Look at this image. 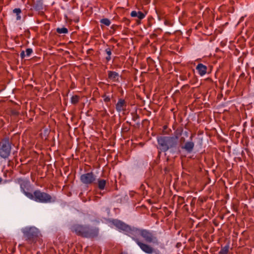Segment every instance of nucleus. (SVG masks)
I'll return each mask as SVG.
<instances>
[{"instance_id": "nucleus-2", "label": "nucleus", "mask_w": 254, "mask_h": 254, "mask_svg": "<svg viewBox=\"0 0 254 254\" xmlns=\"http://www.w3.org/2000/svg\"><path fill=\"white\" fill-rule=\"evenodd\" d=\"M178 140L177 136H161L157 138L159 148L163 152L176 147L178 144Z\"/></svg>"}, {"instance_id": "nucleus-5", "label": "nucleus", "mask_w": 254, "mask_h": 254, "mask_svg": "<svg viewBox=\"0 0 254 254\" xmlns=\"http://www.w3.org/2000/svg\"><path fill=\"white\" fill-rule=\"evenodd\" d=\"M135 230L146 242L156 245L159 244L157 238L151 231L146 229H135Z\"/></svg>"}, {"instance_id": "nucleus-14", "label": "nucleus", "mask_w": 254, "mask_h": 254, "mask_svg": "<svg viewBox=\"0 0 254 254\" xmlns=\"http://www.w3.org/2000/svg\"><path fill=\"white\" fill-rule=\"evenodd\" d=\"M108 78L113 81H115L116 80H118V78L119 77V73L115 72V71H108Z\"/></svg>"}, {"instance_id": "nucleus-1", "label": "nucleus", "mask_w": 254, "mask_h": 254, "mask_svg": "<svg viewBox=\"0 0 254 254\" xmlns=\"http://www.w3.org/2000/svg\"><path fill=\"white\" fill-rule=\"evenodd\" d=\"M72 231L81 237L93 239L98 237L99 229L97 227H90L89 225L77 224L72 227Z\"/></svg>"}, {"instance_id": "nucleus-27", "label": "nucleus", "mask_w": 254, "mask_h": 254, "mask_svg": "<svg viewBox=\"0 0 254 254\" xmlns=\"http://www.w3.org/2000/svg\"><path fill=\"white\" fill-rule=\"evenodd\" d=\"M20 57L22 59H23L25 57V52L24 51H22L20 53Z\"/></svg>"}, {"instance_id": "nucleus-20", "label": "nucleus", "mask_w": 254, "mask_h": 254, "mask_svg": "<svg viewBox=\"0 0 254 254\" xmlns=\"http://www.w3.org/2000/svg\"><path fill=\"white\" fill-rule=\"evenodd\" d=\"M79 101V96L77 95L73 96L71 98V102L72 104H75Z\"/></svg>"}, {"instance_id": "nucleus-32", "label": "nucleus", "mask_w": 254, "mask_h": 254, "mask_svg": "<svg viewBox=\"0 0 254 254\" xmlns=\"http://www.w3.org/2000/svg\"><path fill=\"white\" fill-rule=\"evenodd\" d=\"M127 23H128L129 22L128 20H127Z\"/></svg>"}, {"instance_id": "nucleus-9", "label": "nucleus", "mask_w": 254, "mask_h": 254, "mask_svg": "<svg viewBox=\"0 0 254 254\" xmlns=\"http://www.w3.org/2000/svg\"><path fill=\"white\" fill-rule=\"evenodd\" d=\"M113 223L119 229L127 232H129L133 230H135V228H131L128 225L119 220H114Z\"/></svg>"}, {"instance_id": "nucleus-30", "label": "nucleus", "mask_w": 254, "mask_h": 254, "mask_svg": "<svg viewBox=\"0 0 254 254\" xmlns=\"http://www.w3.org/2000/svg\"><path fill=\"white\" fill-rule=\"evenodd\" d=\"M2 180V178L1 177H0V183H1Z\"/></svg>"}, {"instance_id": "nucleus-23", "label": "nucleus", "mask_w": 254, "mask_h": 254, "mask_svg": "<svg viewBox=\"0 0 254 254\" xmlns=\"http://www.w3.org/2000/svg\"><path fill=\"white\" fill-rule=\"evenodd\" d=\"M105 52L108 56H111L112 54V50L110 48H108L105 50Z\"/></svg>"}, {"instance_id": "nucleus-28", "label": "nucleus", "mask_w": 254, "mask_h": 254, "mask_svg": "<svg viewBox=\"0 0 254 254\" xmlns=\"http://www.w3.org/2000/svg\"><path fill=\"white\" fill-rule=\"evenodd\" d=\"M110 101V98L109 97H106L105 98H104V101L106 102H108L109 101Z\"/></svg>"}, {"instance_id": "nucleus-22", "label": "nucleus", "mask_w": 254, "mask_h": 254, "mask_svg": "<svg viewBox=\"0 0 254 254\" xmlns=\"http://www.w3.org/2000/svg\"><path fill=\"white\" fill-rule=\"evenodd\" d=\"M32 52H33V50L32 49H30V48L27 49L26 50V56L28 57H29Z\"/></svg>"}, {"instance_id": "nucleus-12", "label": "nucleus", "mask_w": 254, "mask_h": 254, "mask_svg": "<svg viewBox=\"0 0 254 254\" xmlns=\"http://www.w3.org/2000/svg\"><path fill=\"white\" fill-rule=\"evenodd\" d=\"M194 143L192 141L187 142L182 148L185 149L188 152L190 153L194 147Z\"/></svg>"}, {"instance_id": "nucleus-24", "label": "nucleus", "mask_w": 254, "mask_h": 254, "mask_svg": "<svg viewBox=\"0 0 254 254\" xmlns=\"http://www.w3.org/2000/svg\"><path fill=\"white\" fill-rule=\"evenodd\" d=\"M130 15L132 16V17H137V12L135 11H132L131 13H130Z\"/></svg>"}, {"instance_id": "nucleus-19", "label": "nucleus", "mask_w": 254, "mask_h": 254, "mask_svg": "<svg viewBox=\"0 0 254 254\" xmlns=\"http://www.w3.org/2000/svg\"><path fill=\"white\" fill-rule=\"evenodd\" d=\"M100 22L106 26H109L111 24L110 20L108 18H103L100 20Z\"/></svg>"}, {"instance_id": "nucleus-13", "label": "nucleus", "mask_w": 254, "mask_h": 254, "mask_svg": "<svg viewBox=\"0 0 254 254\" xmlns=\"http://www.w3.org/2000/svg\"><path fill=\"white\" fill-rule=\"evenodd\" d=\"M126 105V103L124 100L120 99L116 104V108L118 112H121L124 110V107Z\"/></svg>"}, {"instance_id": "nucleus-26", "label": "nucleus", "mask_w": 254, "mask_h": 254, "mask_svg": "<svg viewBox=\"0 0 254 254\" xmlns=\"http://www.w3.org/2000/svg\"><path fill=\"white\" fill-rule=\"evenodd\" d=\"M38 3H37V4L36 8L40 9L42 8V5L40 1H38Z\"/></svg>"}, {"instance_id": "nucleus-8", "label": "nucleus", "mask_w": 254, "mask_h": 254, "mask_svg": "<svg viewBox=\"0 0 254 254\" xmlns=\"http://www.w3.org/2000/svg\"><path fill=\"white\" fill-rule=\"evenodd\" d=\"M141 250L144 253L148 254H152L154 252V249L150 245L141 242L138 239L133 238Z\"/></svg>"}, {"instance_id": "nucleus-16", "label": "nucleus", "mask_w": 254, "mask_h": 254, "mask_svg": "<svg viewBox=\"0 0 254 254\" xmlns=\"http://www.w3.org/2000/svg\"><path fill=\"white\" fill-rule=\"evenodd\" d=\"M229 245H226L223 247H221L220 251L218 253V254H228L229 252Z\"/></svg>"}, {"instance_id": "nucleus-7", "label": "nucleus", "mask_w": 254, "mask_h": 254, "mask_svg": "<svg viewBox=\"0 0 254 254\" xmlns=\"http://www.w3.org/2000/svg\"><path fill=\"white\" fill-rule=\"evenodd\" d=\"M96 180V176L93 173H87L80 176L81 182L86 185L92 184Z\"/></svg>"}, {"instance_id": "nucleus-11", "label": "nucleus", "mask_w": 254, "mask_h": 254, "mask_svg": "<svg viewBox=\"0 0 254 254\" xmlns=\"http://www.w3.org/2000/svg\"><path fill=\"white\" fill-rule=\"evenodd\" d=\"M196 69L201 75H204L206 73L207 67L202 64H199L196 67Z\"/></svg>"}, {"instance_id": "nucleus-29", "label": "nucleus", "mask_w": 254, "mask_h": 254, "mask_svg": "<svg viewBox=\"0 0 254 254\" xmlns=\"http://www.w3.org/2000/svg\"><path fill=\"white\" fill-rule=\"evenodd\" d=\"M106 59L107 61H109L111 59V56H108L106 58Z\"/></svg>"}, {"instance_id": "nucleus-10", "label": "nucleus", "mask_w": 254, "mask_h": 254, "mask_svg": "<svg viewBox=\"0 0 254 254\" xmlns=\"http://www.w3.org/2000/svg\"><path fill=\"white\" fill-rule=\"evenodd\" d=\"M17 182L20 186V188L22 192L25 195V193L28 192L25 190L30 186V182L27 180L22 179H18Z\"/></svg>"}, {"instance_id": "nucleus-21", "label": "nucleus", "mask_w": 254, "mask_h": 254, "mask_svg": "<svg viewBox=\"0 0 254 254\" xmlns=\"http://www.w3.org/2000/svg\"><path fill=\"white\" fill-rule=\"evenodd\" d=\"M137 17L140 19H142L145 17V14H144L141 11H137Z\"/></svg>"}, {"instance_id": "nucleus-17", "label": "nucleus", "mask_w": 254, "mask_h": 254, "mask_svg": "<svg viewBox=\"0 0 254 254\" xmlns=\"http://www.w3.org/2000/svg\"><path fill=\"white\" fill-rule=\"evenodd\" d=\"M13 12L16 15V19L20 20L21 18V17L20 16V14L21 12V9L20 8H15L14 9H13Z\"/></svg>"}, {"instance_id": "nucleus-25", "label": "nucleus", "mask_w": 254, "mask_h": 254, "mask_svg": "<svg viewBox=\"0 0 254 254\" xmlns=\"http://www.w3.org/2000/svg\"><path fill=\"white\" fill-rule=\"evenodd\" d=\"M139 118L138 115L137 114H134L132 116V120L134 121H135L136 120H137Z\"/></svg>"}, {"instance_id": "nucleus-15", "label": "nucleus", "mask_w": 254, "mask_h": 254, "mask_svg": "<svg viewBox=\"0 0 254 254\" xmlns=\"http://www.w3.org/2000/svg\"><path fill=\"white\" fill-rule=\"evenodd\" d=\"M98 187L101 190H103L106 185V181L104 179H98Z\"/></svg>"}, {"instance_id": "nucleus-6", "label": "nucleus", "mask_w": 254, "mask_h": 254, "mask_svg": "<svg viewBox=\"0 0 254 254\" xmlns=\"http://www.w3.org/2000/svg\"><path fill=\"white\" fill-rule=\"evenodd\" d=\"M11 143L8 138L2 139L0 142V156L3 159H7L10 154Z\"/></svg>"}, {"instance_id": "nucleus-3", "label": "nucleus", "mask_w": 254, "mask_h": 254, "mask_svg": "<svg viewBox=\"0 0 254 254\" xmlns=\"http://www.w3.org/2000/svg\"><path fill=\"white\" fill-rule=\"evenodd\" d=\"M25 195L30 199L41 203H50L54 202L56 200L55 197H53L49 194L40 190H36L33 193L31 192L25 193Z\"/></svg>"}, {"instance_id": "nucleus-4", "label": "nucleus", "mask_w": 254, "mask_h": 254, "mask_svg": "<svg viewBox=\"0 0 254 254\" xmlns=\"http://www.w3.org/2000/svg\"><path fill=\"white\" fill-rule=\"evenodd\" d=\"M21 231L26 240L30 243L35 242L40 235L38 229L34 227H25Z\"/></svg>"}, {"instance_id": "nucleus-31", "label": "nucleus", "mask_w": 254, "mask_h": 254, "mask_svg": "<svg viewBox=\"0 0 254 254\" xmlns=\"http://www.w3.org/2000/svg\"><path fill=\"white\" fill-rule=\"evenodd\" d=\"M156 254H160V253L159 252H158V253H156Z\"/></svg>"}, {"instance_id": "nucleus-18", "label": "nucleus", "mask_w": 254, "mask_h": 254, "mask_svg": "<svg viewBox=\"0 0 254 254\" xmlns=\"http://www.w3.org/2000/svg\"><path fill=\"white\" fill-rule=\"evenodd\" d=\"M57 32L59 34H65L68 32V30L67 28L63 27V28H58L57 29Z\"/></svg>"}]
</instances>
